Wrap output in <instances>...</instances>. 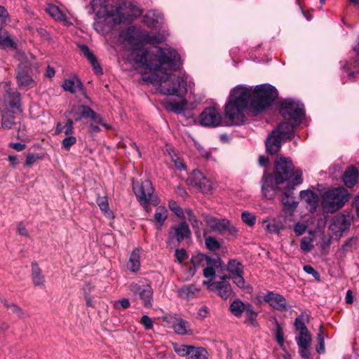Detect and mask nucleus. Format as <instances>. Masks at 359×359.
<instances>
[{
	"label": "nucleus",
	"instance_id": "1",
	"mask_svg": "<svg viewBox=\"0 0 359 359\" xmlns=\"http://www.w3.org/2000/svg\"><path fill=\"white\" fill-rule=\"evenodd\" d=\"M142 42L135 43L132 48L131 55L135 63L155 72L164 74L159 76L156 73L144 76L143 80L158 86V91L163 95L183 97L187 93V76H180L174 74H168L167 71H175L180 65L178 53L171 48H158L156 54L142 51Z\"/></svg>",
	"mask_w": 359,
	"mask_h": 359
},
{
	"label": "nucleus",
	"instance_id": "2",
	"mask_svg": "<svg viewBox=\"0 0 359 359\" xmlns=\"http://www.w3.org/2000/svg\"><path fill=\"white\" fill-rule=\"evenodd\" d=\"M277 97L276 88L268 83L256 86L254 88L237 86L231 90L225 104V121L228 125H241L245 122L247 111L254 115L259 114Z\"/></svg>",
	"mask_w": 359,
	"mask_h": 359
},
{
	"label": "nucleus",
	"instance_id": "3",
	"mask_svg": "<svg viewBox=\"0 0 359 359\" xmlns=\"http://www.w3.org/2000/svg\"><path fill=\"white\" fill-rule=\"evenodd\" d=\"M302 172L294 168L292 161L281 155L277 156L275 163L274 182L270 173L265 172L262 179V195L266 199H271L276 195L278 186L287 183L283 191L281 202L289 209H294L297 206L292 197V190L294 186L302 183Z\"/></svg>",
	"mask_w": 359,
	"mask_h": 359
},
{
	"label": "nucleus",
	"instance_id": "4",
	"mask_svg": "<svg viewBox=\"0 0 359 359\" xmlns=\"http://www.w3.org/2000/svg\"><path fill=\"white\" fill-rule=\"evenodd\" d=\"M280 113L284 121L271 133L265 142L266 151L271 154L280 150L282 141L292 137L294 128L301 123L304 116L303 104L290 99L281 103Z\"/></svg>",
	"mask_w": 359,
	"mask_h": 359
},
{
	"label": "nucleus",
	"instance_id": "5",
	"mask_svg": "<svg viewBox=\"0 0 359 359\" xmlns=\"http://www.w3.org/2000/svg\"><path fill=\"white\" fill-rule=\"evenodd\" d=\"M348 193L345 188L337 187L325 192L322 196L323 208L329 212H334L348 200Z\"/></svg>",
	"mask_w": 359,
	"mask_h": 359
},
{
	"label": "nucleus",
	"instance_id": "6",
	"mask_svg": "<svg viewBox=\"0 0 359 359\" xmlns=\"http://www.w3.org/2000/svg\"><path fill=\"white\" fill-rule=\"evenodd\" d=\"M133 191L141 205L146 208L151 204L156 206L159 203V199L154 194V189L150 180H146L141 182H133Z\"/></svg>",
	"mask_w": 359,
	"mask_h": 359
},
{
	"label": "nucleus",
	"instance_id": "7",
	"mask_svg": "<svg viewBox=\"0 0 359 359\" xmlns=\"http://www.w3.org/2000/svg\"><path fill=\"white\" fill-rule=\"evenodd\" d=\"M0 88L4 92L3 103L0 109L6 108L21 113L22 110L20 107V93L17 90L11 88L10 82H2Z\"/></svg>",
	"mask_w": 359,
	"mask_h": 359
},
{
	"label": "nucleus",
	"instance_id": "8",
	"mask_svg": "<svg viewBox=\"0 0 359 359\" xmlns=\"http://www.w3.org/2000/svg\"><path fill=\"white\" fill-rule=\"evenodd\" d=\"M130 290L133 296L142 301L145 308H151L153 304V289L150 285H140L133 283L130 285Z\"/></svg>",
	"mask_w": 359,
	"mask_h": 359
},
{
	"label": "nucleus",
	"instance_id": "9",
	"mask_svg": "<svg viewBox=\"0 0 359 359\" xmlns=\"http://www.w3.org/2000/svg\"><path fill=\"white\" fill-rule=\"evenodd\" d=\"M204 221L211 229L219 233L228 232L231 235H235L237 232L236 227L227 219H219L210 215H205Z\"/></svg>",
	"mask_w": 359,
	"mask_h": 359
},
{
	"label": "nucleus",
	"instance_id": "10",
	"mask_svg": "<svg viewBox=\"0 0 359 359\" xmlns=\"http://www.w3.org/2000/svg\"><path fill=\"white\" fill-rule=\"evenodd\" d=\"M350 225V219L345 215H337L334 217L329 226L331 237L333 238H339L345 231L348 230Z\"/></svg>",
	"mask_w": 359,
	"mask_h": 359
},
{
	"label": "nucleus",
	"instance_id": "11",
	"mask_svg": "<svg viewBox=\"0 0 359 359\" xmlns=\"http://www.w3.org/2000/svg\"><path fill=\"white\" fill-rule=\"evenodd\" d=\"M199 121L202 126L216 127L218 126L222 121V115L216 108L208 107L201 114Z\"/></svg>",
	"mask_w": 359,
	"mask_h": 359
},
{
	"label": "nucleus",
	"instance_id": "12",
	"mask_svg": "<svg viewBox=\"0 0 359 359\" xmlns=\"http://www.w3.org/2000/svg\"><path fill=\"white\" fill-rule=\"evenodd\" d=\"M1 112V128L4 130L14 129L17 127L20 120L18 111L11 110L9 109H0Z\"/></svg>",
	"mask_w": 359,
	"mask_h": 359
},
{
	"label": "nucleus",
	"instance_id": "13",
	"mask_svg": "<svg viewBox=\"0 0 359 359\" xmlns=\"http://www.w3.org/2000/svg\"><path fill=\"white\" fill-rule=\"evenodd\" d=\"M263 299L277 311H283L287 310V300L283 295L278 293L267 292L264 295Z\"/></svg>",
	"mask_w": 359,
	"mask_h": 359
},
{
	"label": "nucleus",
	"instance_id": "14",
	"mask_svg": "<svg viewBox=\"0 0 359 359\" xmlns=\"http://www.w3.org/2000/svg\"><path fill=\"white\" fill-rule=\"evenodd\" d=\"M191 234L188 224L182 222L177 226H173L170 228L168 233L169 239L170 241L175 240L178 243L182 242L186 238L189 237Z\"/></svg>",
	"mask_w": 359,
	"mask_h": 359
},
{
	"label": "nucleus",
	"instance_id": "15",
	"mask_svg": "<svg viewBox=\"0 0 359 359\" xmlns=\"http://www.w3.org/2000/svg\"><path fill=\"white\" fill-rule=\"evenodd\" d=\"M226 279L227 276H223L221 281L210 285V290H217L218 295L223 299H227L232 293L231 285Z\"/></svg>",
	"mask_w": 359,
	"mask_h": 359
},
{
	"label": "nucleus",
	"instance_id": "16",
	"mask_svg": "<svg viewBox=\"0 0 359 359\" xmlns=\"http://www.w3.org/2000/svg\"><path fill=\"white\" fill-rule=\"evenodd\" d=\"M192 262L194 265L196 264H201V266L207 265L208 267H212L214 269H218L222 267L223 262L221 259L217 257H209L204 254H199L192 259Z\"/></svg>",
	"mask_w": 359,
	"mask_h": 359
},
{
	"label": "nucleus",
	"instance_id": "17",
	"mask_svg": "<svg viewBox=\"0 0 359 359\" xmlns=\"http://www.w3.org/2000/svg\"><path fill=\"white\" fill-rule=\"evenodd\" d=\"M194 184L198 187L202 192L208 193L212 189V183L203 175L199 170H194L193 172Z\"/></svg>",
	"mask_w": 359,
	"mask_h": 359
},
{
	"label": "nucleus",
	"instance_id": "18",
	"mask_svg": "<svg viewBox=\"0 0 359 359\" xmlns=\"http://www.w3.org/2000/svg\"><path fill=\"white\" fill-rule=\"evenodd\" d=\"M199 292L200 289L196 285L190 284L183 285L179 288L177 294L182 299L189 300L198 297Z\"/></svg>",
	"mask_w": 359,
	"mask_h": 359
},
{
	"label": "nucleus",
	"instance_id": "19",
	"mask_svg": "<svg viewBox=\"0 0 359 359\" xmlns=\"http://www.w3.org/2000/svg\"><path fill=\"white\" fill-rule=\"evenodd\" d=\"M70 114L75 121H80L83 118H89L90 115H93L94 111L88 106L77 105L72 108Z\"/></svg>",
	"mask_w": 359,
	"mask_h": 359
},
{
	"label": "nucleus",
	"instance_id": "20",
	"mask_svg": "<svg viewBox=\"0 0 359 359\" xmlns=\"http://www.w3.org/2000/svg\"><path fill=\"white\" fill-rule=\"evenodd\" d=\"M18 84L20 88H32L35 86L34 81L25 69H18L17 74Z\"/></svg>",
	"mask_w": 359,
	"mask_h": 359
},
{
	"label": "nucleus",
	"instance_id": "21",
	"mask_svg": "<svg viewBox=\"0 0 359 359\" xmlns=\"http://www.w3.org/2000/svg\"><path fill=\"white\" fill-rule=\"evenodd\" d=\"M262 225L264 229L269 233L279 234L280 230L283 229L282 222L274 218L264 219Z\"/></svg>",
	"mask_w": 359,
	"mask_h": 359
},
{
	"label": "nucleus",
	"instance_id": "22",
	"mask_svg": "<svg viewBox=\"0 0 359 359\" xmlns=\"http://www.w3.org/2000/svg\"><path fill=\"white\" fill-rule=\"evenodd\" d=\"M81 52L87 57L90 61L95 71L97 74H102V69L97 62V58L95 55L90 51L89 48L86 45H80L79 46Z\"/></svg>",
	"mask_w": 359,
	"mask_h": 359
},
{
	"label": "nucleus",
	"instance_id": "23",
	"mask_svg": "<svg viewBox=\"0 0 359 359\" xmlns=\"http://www.w3.org/2000/svg\"><path fill=\"white\" fill-rule=\"evenodd\" d=\"M358 170L351 166L347 168L344 175V182L347 187H353L357 182L358 180Z\"/></svg>",
	"mask_w": 359,
	"mask_h": 359
},
{
	"label": "nucleus",
	"instance_id": "24",
	"mask_svg": "<svg viewBox=\"0 0 359 359\" xmlns=\"http://www.w3.org/2000/svg\"><path fill=\"white\" fill-rule=\"evenodd\" d=\"M140 39L142 43L146 44L156 45L163 43L165 41V37L161 34H151L148 32H143Z\"/></svg>",
	"mask_w": 359,
	"mask_h": 359
},
{
	"label": "nucleus",
	"instance_id": "25",
	"mask_svg": "<svg viewBox=\"0 0 359 359\" xmlns=\"http://www.w3.org/2000/svg\"><path fill=\"white\" fill-rule=\"evenodd\" d=\"M227 271H229V276L227 278L233 277V276L243 274V266L241 262L237 259H229L227 266Z\"/></svg>",
	"mask_w": 359,
	"mask_h": 359
},
{
	"label": "nucleus",
	"instance_id": "26",
	"mask_svg": "<svg viewBox=\"0 0 359 359\" xmlns=\"http://www.w3.org/2000/svg\"><path fill=\"white\" fill-rule=\"evenodd\" d=\"M32 278L35 286L44 285L45 278L38 264L32 263Z\"/></svg>",
	"mask_w": 359,
	"mask_h": 359
},
{
	"label": "nucleus",
	"instance_id": "27",
	"mask_svg": "<svg viewBox=\"0 0 359 359\" xmlns=\"http://www.w3.org/2000/svg\"><path fill=\"white\" fill-rule=\"evenodd\" d=\"M140 255L139 250L136 249L130 254L127 263V268L132 272H137L140 267Z\"/></svg>",
	"mask_w": 359,
	"mask_h": 359
},
{
	"label": "nucleus",
	"instance_id": "28",
	"mask_svg": "<svg viewBox=\"0 0 359 359\" xmlns=\"http://www.w3.org/2000/svg\"><path fill=\"white\" fill-rule=\"evenodd\" d=\"M4 306L8 310L9 313L15 314L19 318L24 319L29 317V314L15 304H8L6 301L3 302Z\"/></svg>",
	"mask_w": 359,
	"mask_h": 359
},
{
	"label": "nucleus",
	"instance_id": "29",
	"mask_svg": "<svg viewBox=\"0 0 359 359\" xmlns=\"http://www.w3.org/2000/svg\"><path fill=\"white\" fill-rule=\"evenodd\" d=\"M62 87L65 90L71 93H75L79 90H82L83 84L78 78L65 80Z\"/></svg>",
	"mask_w": 359,
	"mask_h": 359
},
{
	"label": "nucleus",
	"instance_id": "30",
	"mask_svg": "<svg viewBox=\"0 0 359 359\" xmlns=\"http://www.w3.org/2000/svg\"><path fill=\"white\" fill-rule=\"evenodd\" d=\"M168 210L163 206H158L155 211L154 220L156 222L157 229H161L164 222L168 218Z\"/></svg>",
	"mask_w": 359,
	"mask_h": 359
},
{
	"label": "nucleus",
	"instance_id": "31",
	"mask_svg": "<svg viewBox=\"0 0 359 359\" xmlns=\"http://www.w3.org/2000/svg\"><path fill=\"white\" fill-rule=\"evenodd\" d=\"M208 353L202 347L191 346L187 359H208Z\"/></svg>",
	"mask_w": 359,
	"mask_h": 359
},
{
	"label": "nucleus",
	"instance_id": "32",
	"mask_svg": "<svg viewBox=\"0 0 359 359\" xmlns=\"http://www.w3.org/2000/svg\"><path fill=\"white\" fill-rule=\"evenodd\" d=\"M248 304V303H243L240 299H236L231 304L229 309L232 314L237 318H240L244 313Z\"/></svg>",
	"mask_w": 359,
	"mask_h": 359
},
{
	"label": "nucleus",
	"instance_id": "33",
	"mask_svg": "<svg viewBox=\"0 0 359 359\" xmlns=\"http://www.w3.org/2000/svg\"><path fill=\"white\" fill-rule=\"evenodd\" d=\"M299 196L302 201L310 205L313 208H316L318 203V196L311 190L302 191Z\"/></svg>",
	"mask_w": 359,
	"mask_h": 359
},
{
	"label": "nucleus",
	"instance_id": "34",
	"mask_svg": "<svg viewBox=\"0 0 359 359\" xmlns=\"http://www.w3.org/2000/svg\"><path fill=\"white\" fill-rule=\"evenodd\" d=\"M296 342L298 346H311V335L309 330L299 332L298 335L295 337Z\"/></svg>",
	"mask_w": 359,
	"mask_h": 359
},
{
	"label": "nucleus",
	"instance_id": "35",
	"mask_svg": "<svg viewBox=\"0 0 359 359\" xmlns=\"http://www.w3.org/2000/svg\"><path fill=\"white\" fill-rule=\"evenodd\" d=\"M244 313L246 317L245 323L255 327L257 324V313L254 311L253 306L250 304L247 306Z\"/></svg>",
	"mask_w": 359,
	"mask_h": 359
},
{
	"label": "nucleus",
	"instance_id": "36",
	"mask_svg": "<svg viewBox=\"0 0 359 359\" xmlns=\"http://www.w3.org/2000/svg\"><path fill=\"white\" fill-rule=\"evenodd\" d=\"M175 332L181 335L189 333V323L182 318L177 319L173 325Z\"/></svg>",
	"mask_w": 359,
	"mask_h": 359
},
{
	"label": "nucleus",
	"instance_id": "37",
	"mask_svg": "<svg viewBox=\"0 0 359 359\" xmlns=\"http://www.w3.org/2000/svg\"><path fill=\"white\" fill-rule=\"evenodd\" d=\"M187 104V102L184 99H182L179 102H168L167 108L174 111L175 113L180 114L182 112Z\"/></svg>",
	"mask_w": 359,
	"mask_h": 359
},
{
	"label": "nucleus",
	"instance_id": "38",
	"mask_svg": "<svg viewBox=\"0 0 359 359\" xmlns=\"http://www.w3.org/2000/svg\"><path fill=\"white\" fill-rule=\"evenodd\" d=\"M47 11L50 16L57 21L65 22L67 20L66 15L57 6H50L47 8Z\"/></svg>",
	"mask_w": 359,
	"mask_h": 359
},
{
	"label": "nucleus",
	"instance_id": "39",
	"mask_svg": "<svg viewBox=\"0 0 359 359\" xmlns=\"http://www.w3.org/2000/svg\"><path fill=\"white\" fill-rule=\"evenodd\" d=\"M172 345L175 352L180 356H188L191 346L177 343H172Z\"/></svg>",
	"mask_w": 359,
	"mask_h": 359
},
{
	"label": "nucleus",
	"instance_id": "40",
	"mask_svg": "<svg viewBox=\"0 0 359 359\" xmlns=\"http://www.w3.org/2000/svg\"><path fill=\"white\" fill-rule=\"evenodd\" d=\"M0 47L3 48H11L15 49L17 48V45L11 36L1 34L0 35Z\"/></svg>",
	"mask_w": 359,
	"mask_h": 359
},
{
	"label": "nucleus",
	"instance_id": "41",
	"mask_svg": "<svg viewBox=\"0 0 359 359\" xmlns=\"http://www.w3.org/2000/svg\"><path fill=\"white\" fill-rule=\"evenodd\" d=\"M307 316L302 313L299 316L296 318L294 321V327L299 332L309 330L305 325L304 320Z\"/></svg>",
	"mask_w": 359,
	"mask_h": 359
},
{
	"label": "nucleus",
	"instance_id": "42",
	"mask_svg": "<svg viewBox=\"0 0 359 359\" xmlns=\"http://www.w3.org/2000/svg\"><path fill=\"white\" fill-rule=\"evenodd\" d=\"M184 218L191 222L193 228L199 229L201 222L196 219L195 215H194L191 209H186L184 210Z\"/></svg>",
	"mask_w": 359,
	"mask_h": 359
},
{
	"label": "nucleus",
	"instance_id": "43",
	"mask_svg": "<svg viewBox=\"0 0 359 359\" xmlns=\"http://www.w3.org/2000/svg\"><path fill=\"white\" fill-rule=\"evenodd\" d=\"M15 129L17 130V139L25 141L27 139L26 126L22 122L21 119L19 121V123Z\"/></svg>",
	"mask_w": 359,
	"mask_h": 359
},
{
	"label": "nucleus",
	"instance_id": "44",
	"mask_svg": "<svg viewBox=\"0 0 359 359\" xmlns=\"http://www.w3.org/2000/svg\"><path fill=\"white\" fill-rule=\"evenodd\" d=\"M170 209L179 217H185L183 210L175 201H170L168 203Z\"/></svg>",
	"mask_w": 359,
	"mask_h": 359
},
{
	"label": "nucleus",
	"instance_id": "45",
	"mask_svg": "<svg viewBox=\"0 0 359 359\" xmlns=\"http://www.w3.org/2000/svg\"><path fill=\"white\" fill-rule=\"evenodd\" d=\"M318 345L316 347V351L319 353H324L325 343H324V332H323V326H320V330L318 333Z\"/></svg>",
	"mask_w": 359,
	"mask_h": 359
},
{
	"label": "nucleus",
	"instance_id": "46",
	"mask_svg": "<svg viewBox=\"0 0 359 359\" xmlns=\"http://www.w3.org/2000/svg\"><path fill=\"white\" fill-rule=\"evenodd\" d=\"M243 222L250 226H252L255 224L256 217L250 212H243L241 215Z\"/></svg>",
	"mask_w": 359,
	"mask_h": 359
},
{
	"label": "nucleus",
	"instance_id": "47",
	"mask_svg": "<svg viewBox=\"0 0 359 359\" xmlns=\"http://www.w3.org/2000/svg\"><path fill=\"white\" fill-rule=\"evenodd\" d=\"M76 142V138L74 136H67L62 142V148L69 151L70 147Z\"/></svg>",
	"mask_w": 359,
	"mask_h": 359
},
{
	"label": "nucleus",
	"instance_id": "48",
	"mask_svg": "<svg viewBox=\"0 0 359 359\" xmlns=\"http://www.w3.org/2000/svg\"><path fill=\"white\" fill-rule=\"evenodd\" d=\"M205 245L210 250H216L220 247L219 242L211 236L205 238Z\"/></svg>",
	"mask_w": 359,
	"mask_h": 359
},
{
	"label": "nucleus",
	"instance_id": "49",
	"mask_svg": "<svg viewBox=\"0 0 359 359\" xmlns=\"http://www.w3.org/2000/svg\"><path fill=\"white\" fill-rule=\"evenodd\" d=\"M230 278H231L233 280V283L241 289H246L249 287V286L246 285V283L243 278V274L233 276Z\"/></svg>",
	"mask_w": 359,
	"mask_h": 359
},
{
	"label": "nucleus",
	"instance_id": "50",
	"mask_svg": "<svg viewBox=\"0 0 359 359\" xmlns=\"http://www.w3.org/2000/svg\"><path fill=\"white\" fill-rule=\"evenodd\" d=\"M301 250L304 252H308L313 248L312 240L308 237H304L301 241Z\"/></svg>",
	"mask_w": 359,
	"mask_h": 359
},
{
	"label": "nucleus",
	"instance_id": "51",
	"mask_svg": "<svg viewBox=\"0 0 359 359\" xmlns=\"http://www.w3.org/2000/svg\"><path fill=\"white\" fill-rule=\"evenodd\" d=\"M140 323L143 325L145 330H149L153 328L154 322L152 319L147 315H144L141 320Z\"/></svg>",
	"mask_w": 359,
	"mask_h": 359
},
{
	"label": "nucleus",
	"instance_id": "52",
	"mask_svg": "<svg viewBox=\"0 0 359 359\" xmlns=\"http://www.w3.org/2000/svg\"><path fill=\"white\" fill-rule=\"evenodd\" d=\"M152 16H154V13L152 11L148 12L144 16V21L149 26H153L158 22V18H160V14H158L156 19L152 18Z\"/></svg>",
	"mask_w": 359,
	"mask_h": 359
},
{
	"label": "nucleus",
	"instance_id": "53",
	"mask_svg": "<svg viewBox=\"0 0 359 359\" xmlns=\"http://www.w3.org/2000/svg\"><path fill=\"white\" fill-rule=\"evenodd\" d=\"M97 203L102 211L107 212L108 210L109 204L107 197H98Z\"/></svg>",
	"mask_w": 359,
	"mask_h": 359
},
{
	"label": "nucleus",
	"instance_id": "54",
	"mask_svg": "<svg viewBox=\"0 0 359 359\" xmlns=\"http://www.w3.org/2000/svg\"><path fill=\"white\" fill-rule=\"evenodd\" d=\"M311 346H298L299 347V353L304 359H310L311 358V353L309 351V347Z\"/></svg>",
	"mask_w": 359,
	"mask_h": 359
},
{
	"label": "nucleus",
	"instance_id": "55",
	"mask_svg": "<svg viewBox=\"0 0 359 359\" xmlns=\"http://www.w3.org/2000/svg\"><path fill=\"white\" fill-rule=\"evenodd\" d=\"M120 36L125 41L129 42L130 43H132L133 42L134 37L133 35V32L130 28L126 31L121 32Z\"/></svg>",
	"mask_w": 359,
	"mask_h": 359
},
{
	"label": "nucleus",
	"instance_id": "56",
	"mask_svg": "<svg viewBox=\"0 0 359 359\" xmlns=\"http://www.w3.org/2000/svg\"><path fill=\"white\" fill-rule=\"evenodd\" d=\"M175 257H176L177 260L180 263H182V262L186 260L187 259V254L185 250H184V249L176 250H175Z\"/></svg>",
	"mask_w": 359,
	"mask_h": 359
},
{
	"label": "nucleus",
	"instance_id": "57",
	"mask_svg": "<svg viewBox=\"0 0 359 359\" xmlns=\"http://www.w3.org/2000/svg\"><path fill=\"white\" fill-rule=\"evenodd\" d=\"M276 339L278 344L283 346L284 342L283 333L280 326L278 324L276 331Z\"/></svg>",
	"mask_w": 359,
	"mask_h": 359
},
{
	"label": "nucleus",
	"instance_id": "58",
	"mask_svg": "<svg viewBox=\"0 0 359 359\" xmlns=\"http://www.w3.org/2000/svg\"><path fill=\"white\" fill-rule=\"evenodd\" d=\"M215 273H216V269H214L212 267L206 266L203 269V276L205 278H210L211 280H213V278H215Z\"/></svg>",
	"mask_w": 359,
	"mask_h": 359
},
{
	"label": "nucleus",
	"instance_id": "59",
	"mask_svg": "<svg viewBox=\"0 0 359 359\" xmlns=\"http://www.w3.org/2000/svg\"><path fill=\"white\" fill-rule=\"evenodd\" d=\"M73 121L72 119H68L66 125L64 126V133L67 136H72L71 135L73 133Z\"/></svg>",
	"mask_w": 359,
	"mask_h": 359
},
{
	"label": "nucleus",
	"instance_id": "60",
	"mask_svg": "<svg viewBox=\"0 0 359 359\" xmlns=\"http://www.w3.org/2000/svg\"><path fill=\"white\" fill-rule=\"evenodd\" d=\"M105 3V0H93L90 3L91 8L93 12H99V6H103Z\"/></svg>",
	"mask_w": 359,
	"mask_h": 359
},
{
	"label": "nucleus",
	"instance_id": "61",
	"mask_svg": "<svg viewBox=\"0 0 359 359\" xmlns=\"http://www.w3.org/2000/svg\"><path fill=\"white\" fill-rule=\"evenodd\" d=\"M38 158V156L34 154H29L27 156L26 160H25V165L26 166H31L33 165L36 159Z\"/></svg>",
	"mask_w": 359,
	"mask_h": 359
},
{
	"label": "nucleus",
	"instance_id": "62",
	"mask_svg": "<svg viewBox=\"0 0 359 359\" xmlns=\"http://www.w3.org/2000/svg\"><path fill=\"white\" fill-rule=\"evenodd\" d=\"M8 147L16 150L17 151H21L26 148V144L19 142H11L9 143Z\"/></svg>",
	"mask_w": 359,
	"mask_h": 359
},
{
	"label": "nucleus",
	"instance_id": "63",
	"mask_svg": "<svg viewBox=\"0 0 359 359\" xmlns=\"http://www.w3.org/2000/svg\"><path fill=\"white\" fill-rule=\"evenodd\" d=\"M118 305H120L121 307L123 309H128L130 306V304L128 299L124 298L115 302L114 306L116 308H118Z\"/></svg>",
	"mask_w": 359,
	"mask_h": 359
},
{
	"label": "nucleus",
	"instance_id": "64",
	"mask_svg": "<svg viewBox=\"0 0 359 359\" xmlns=\"http://www.w3.org/2000/svg\"><path fill=\"white\" fill-rule=\"evenodd\" d=\"M306 231V226L304 224L297 223L294 226V232L297 236H300Z\"/></svg>",
	"mask_w": 359,
	"mask_h": 359
}]
</instances>
